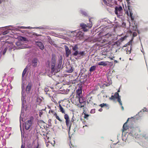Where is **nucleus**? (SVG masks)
I'll return each instance as SVG.
<instances>
[{
  "label": "nucleus",
  "mask_w": 148,
  "mask_h": 148,
  "mask_svg": "<svg viewBox=\"0 0 148 148\" xmlns=\"http://www.w3.org/2000/svg\"><path fill=\"white\" fill-rule=\"evenodd\" d=\"M108 62V65H109L110 67L112 66V65H113V62Z\"/></svg>",
  "instance_id": "79ce46f5"
},
{
  "label": "nucleus",
  "mask_w": 148,
  "mask_h": 148,
  "mask_svg": "<svg viewBox=\"0 0 148 148\" xmlns=\"http://www.w3.org/2000/svg\"><path fill=\"white\" fill-rule=\"evenodd\" d=\"M95 109H92L91 110L90 113L92 114L94 113L95 112Z\"/></svg>",
  "instance_id": "09e8293b"
},
{
  "label": "nucleus",
  "mask_w": 148,
  "mask_h": 148,
  "mask_svg": "<svg viewBox=\"0 0 148 148\" xmlns=\"http://www.w3.org/2000/svg\"><path fill=\"white\" fill-rule=\"evenodd\" d=\"M30 64H28L27 66L25 68V69H24L23 73L22 74V77H24V76L25 75V73H26V72L27 71V68L28 67H30Z\"/></svg>",
  "instance_id": "aec40b11"
},
{
  "label": "nucleus",
  "mask_w": 148,
  "mask_h": 148,
  "mask_svg": "<svg viewBox=\"0 0 148 148\" xmlns=\"http://www.w3.org/2000/svg\"><path fill=\"white\" fill-rule=\"evenodd\" d=\"M8 33H9V31L8 30H6L3 32V35H5V34H7Z\"/></svg>",
  "instance_id": "a18cd8bd"
},
{
  "label": "nucleus",
  "mask_w": 148,
  "mask_h": 148,
  "mask_svg": "<svg viewBox=\"0 0 148 148\" xmlns=\"http://www.w3.org/2000/svg\"><path fill=\"white\" fill-rule=\"evenodd\" d=\"M96 66L95 65L92 66L89 69V71H90V72H92L93 71L95 70V69H96Z\"/></svg>",
  "instance_id": "bb28decb"
},
{
  "label": "nucleus",
  "mask_w": 148,
  "mask_h": 148,
  "mask_svg": "<svg viewBox=\"0 0 148 148\" xmlns=\"http://www.w3.org/2000/svg\"><path fill=\"white\" fill-rule=\"evenodd\" d=\"M69 122L70 121H66V126L68 127H69L70 124H69Z\"/></svg>",
  "instance_id": "3c124183"
},
{
  "label": "nucleus",
  "mask_w": 148,
  "mask_h": 148,
  "mask_svg": "<svg viewBox=\"0 0 148 148\" xmlns=\"http://www.w3.org/2000/svg\"><path fill=\"white\" fill-rule=\"evenodd\" d=\"M34 28L39 29H49V27L48 26L43 25L38 27H34Z\"/></svg>",
  "instance_id": "2eb2a0df"
},
{
  "label": "nucleus",
  "mask_w": 148,
  "mask_h": 148,
  "mask_svg": "<svg viewBox=\"0 0 148 148\" xmlns=\"http://www.w3.org/2000/svg\"><path fill=\"white\" fill-rule=\"evenodd\" d=\"M101 22H107L109 24L110 23H111L110 20L108 19H106V20L104 19H102L100 20H99L98 21V23L99 25V23H101Z\"/></svg>",
  "instance_id": "6ab92c4d"
},
{
  "label": "nucleus",
  "mask_w": 148,
  "mask_h": 148,
  "mask_svg": "<svg viewBox=\"0 0 148 148\" xmlns=\"http://www.w3.org/2000/svg\"><path fill=\"white\" fill-rule=\"evenodd\" d=\"M116 99H117L118 101H120L121 100V96H119V97H118L116 98Z\"/></svg>",
  "instance_id": "13d9d810"
},
{
  "label": "nucleus",
  "mask_w": 148,
  "mask_h": 148,
  "mask_svg": "<svg viewBox=\"0 0 148 148\" xmlns=\"http://www.w3.org/2000/svg\"><path fill=\"white\" fill-rule=\"evenodd\" d=\"M60 111L62 112V113L65 114V111L64 109H63V107H62L60 108Z\"/></svg>",
  "instance_id": "ea45409f"
},
{
  "label": "nucleus",
  "mask_w": 148,
  "mask_h": 148,
  "mask_svg": "<svg viewBox=\"0 0 148 148\" xmlns=\"http://www.w3.org/2000/svg\"><path fill=\"white\" fill-rule=\"evenodd\" d=\"M24 102L23 101V103H22V106H21V113L20 115V125H21V121L22 120V121H23V119L21 117V116L22 115L23 116L24 115Z\"/></svg>",
  "instance_id": "423d86ee"
},
{
  "label": "nucleus",
  "mask_w": 148,
  "mask_h": 148,
  "mask_svg": "<svg viewBox=\"0 0 148 148\" xmlns=\"http://www.w3.org/2000/svg\"><path fill=\"white\" fill-rule=\"evenodd\" d=\"M32 84H30L29 83L27 85L26 90L27 92H27V93H28L30 91L32 88Z\"/></svg>",
  "instance_id": "412c9836"
},
{
  "label": "nucleus",
  "mask_w": 148,
  "mask_h": 148,
  "mask_svg": "<svg viewBox=\"0 0 148 148\" xmlns=\"http://www.w3.org/2000/svg\"><path fill=\"white\" fill-rule=\"evenodd\" d=\"M56 56L55 54H52V58L51 59V63L52 64H56Z\"/></svg>",
  "instance_id": "f8f14e48"
},
{
  "label": "nucleus",
  "mask_w": 148,
  "mask_h": 148,
  "mask_svg": "<svg viewBox=\"0 0 148 148\" xmlns=\"http://www.w3.org/2000/svg\"><path fill=\"white\" fill-rule=\"evenodd\" d=\"M56 118L60 121H62V120L60 119L58 116H57Z\"/></svg>",
  "instance_id": "052dcab7"
},
{
  "label": "nucleus",
  "mask_w": 148,
  "mask_h": 148,
  "mask_svg": "<svg viewBox=\"0 0 148 148\" xmlns=\"http://www.w3.org/2000/svg\"><path fill=\"white\" fill-rule=\"evenodd\" d=\"M64 118L66 121H70L69 116L68 114H65L64 115Z\"/></svg>",
  "instance_id": "c85d7f7f"
},
{
  "label": "nucleus",
  "mask_w": 148,
  "mask_h": 148,
  "mask_svg": "<svg viewBox=\"0 0 148 148\" xmlns=\"http://www.w3.org/2000/svg\"><path fill=\"white\" fill-rule=\"evenodd\" d=\"M3 47H4V49H3V54L4 55L5 53L6 52L8 49L6 47V46H3Z\"/></svg>",
  "instance_id": "f704fd0d"
},
{
  "label": "nucleus",
  "mask_w": 148,
  "mask_h": 148,
  "mask_svg": "<svg viewBox=\"0 0 148 148\" xmlns=\"http://www.w3.org/2000/svg\"><path fill=\"white\" fill-rule=\"evenodd\" d=\"M62 63V62H59L57 65L56 66V67H57V69H60Z\"/></svg>",
  "instance_id": "473e14b6"
},
{
  "label": "nucleus",
  "mask_w": 148,
  "mask_h": 148,
  "mask_svg": "<svg viewBox=\"0 0 148 148\" xmlns=\"http://www.w3.org/2000/svg\"><path fill=\"white\" fill-rule=\"evenodd\" d=\"M4 46H6L8 49L9 51H10L14 47L12 45H9L8 44L7 45V43H5Z\"/></svg>",
  "instance_id": "a211bd4d"
},
{
  "label": "nucleus",
  "mask_w": 148,
  "mask_h": 148,
  "mask_svg": "<svg viewBox=\"0 0 148 148\" xmlns=\"http://www.w3.org/2000/svg\"><path fill=\"white\" fill-rule=\"evenodd\" d=\"M62 55L60 56V57L59 62H62Z\"/></svg>",
  "instance_id": "c03bdc74"
},
{
  "label": "nucleus",
  "mask_w": 148,
  "mask_h": 148,
  "mask_svg": "<svg viewBox=\"0 0 148 148\" xmlns=\"http://www.w3.org/2000/svg\"><path fill=\"white\" fill-rule=\"evenodd\" d=\"M71 124H70V125L69 126V129H68V134H70V130H71Z\"/></svg>",
  "instance_id": "8fccbe9b"
},
{
  "label": "nucleus",
  "mask_w": 148,
  "mask_h": 148,
  "mask_svg": "<svg viewBox=\"0 0 148 148\" xmlns=\"http://www.w3.org/2000/svg\"><path fill=\"white\" fill-rule=\"evenodd\" d=\"M50 61L49 60H48L47 61V64H48V67H49L50 66Z\"/></svg>",
  "instance_id": "864d4df0"
},
{
  "label": "nucleus",
  "mask_w": 148,
  "mask_h": 148,
  "mask_svg": "<svg viewBox=\"0 0 148 148\" xmlns=\"http://www.w3.org/2000/svg\"><path fill=\"white\" fill-rule=\"evenodd\" d=\"M33 35H34V36H40V35H39V34H37L36 33H33Z\"/></svg>",
  "instance_id": "774afa93"
},
{
  "label": "nucleus",
  "mask_w": 148,
  "mask_h": 148,
  "mask_svg": "<svg viewBox=\"0 0 148 148\" xmlns=\"http://www.w3.org/2000/svg\"><path fill=\"white\" fill-rule=\"evenodd\" d=\"M22 92H21V94H22V99H21V101L22 103H23V101L25 102H26V100H25V87L24 86L23 84H22Z\"/></svg>",
  "instance_id": "39448f33"
},
{
  "label": "nucleus",
  "mask_w": 148,
  "mask_h": 148,
  "mask_svg": "<svg viewBox=\"0 0 148 148\" xmlns=\"http://www.w3.org/2000/svg\"><path fill=\"white\" fill-rule=\"evenodd\" d=\"M115 98H114V96L112 95L111 97L110 98V99L111 100H115Z\"/></svg>",
  "instance_id": "49530a36"
},
{
  "label": "nucleus",
  "mask_w": 148,
  "mask_h": 148,
  "mask_svg": "<svg viewBox=\"0 0 148 148\" xmlns=\"http://www.w3.org/2000/svg\"><path fill=\"white\" fill-rule=\"evenodd\" d=\"M141 116H139V117L138 116V114H136V115L135 116H134L133 117H131V119L134 118V119H136V120H138L139 119L140 117H141Z\"/></svg>",
  "instance_id": "72a5a7b5"
},
{
  "label": "nucleus",
  "mask_w": 148,
  "mask_h": 148,
  "mask_svg": "<svg viewBox=\"0 0 148 148\" xmlns=\"http://www.w3.org/2000/svg\"><path fill=\"white\" fill-rule=\"evenodd\" d=\"M5 43H7V44L8 45V44L12 45V42H8V41H7Z\"/></svg>",
  "instance_id": "69168bd1"
},
{
  "label": "nucleus",
  "mask_w": 148,
  "mask_h": 148,
  "mask_svg": "<svg viewBox=\"0 0 148 148\" xmlns=\"http://www.w3.org/2000/svg\"><path fill=\"white\" fill-rule=\"evenodd\" d=\"M119 96H120V95H119V93H118V92H116L115 93L114 97L115 99L116 98Z\"/></svg>",
  "instance_id": "4c0bfd02"
},
{
  "label": "nucleus",
  "mask_w": 148,
  "mask_h": 148,
  "mask_svg": "<svg viewBox=\"0 0 148 148\" xmlns=\"http://www.w3.org/2000/svg\"><path fill=\"white\" fill-rule=\"evenodd\" d=\"M99 106L101 107V108H103L104 106H105L106 107H108V105L107 103H103L100 104L99 105Z\"/></svg>",
  "instance_id": "c756f323"
},
{
  "label": "nucleus",
  "mask_w": 148,
  "mask_h": 148,
  "mask_svg": "<svg viewBox=\"0 0 148 148\" xmlns=\"http://www.w3.org/2000/svg\"><path fill=\"white\" fill-rule=\"evenodd\" d=\"M78 100L80 104H81L83 103H85L86 101V100L85 99V98L83 97L82 96L78 97Z\"/></svg>",
  "instance_id": "ddd939ff"
},
{
  "label": "nucleus",
  "mask_w": 148,
  "mask_h": 148,
  "mask_svg": "<svg viewBox=\"0 0 148 148\" xmlns=\"http://www.w3.org/2000/svg\"><path fill=\"white\" fill-rule=\"evenodd\" d=\"M48 38V40L49 42L51 45H54V41L52 40V39L49 36H47Z\"/></svg>",
  "instance_id": "393cba45"
},
{
  "label": "nucleus",
  "mask_w": 148,
  "mask_h": 148,
  "mask_svg": "<svg viewBox=\"0 0 148 148\" xmlns=\"http://www.w3.org/2000/svg\"><path fill=\"white\" fill-rule=\"evenodd\" d=\"M107 79H108V84H109L110 85V84H111L112 83V82L111 80V79H109L108 77H107Z\"/></svg>",
  "instance_id": "6e6d98bb"
},
{
  "label": "nucleus",
  "mask_w": 148,
  "mask_h": 148,
  "mask_svg": "<svg viewBox=\"0 0 148 148\" xmlns=\"http://www.w3.org/2000/svg\"><path fill=\"white\" fill-rule=\"evenodd\" d=\"M133 39V38H132L131 40H130L129 42H128L127 44H126L127 45H130V47H131H131H132V40Z\"/></svg>",
  "instance_id": "c9c22d12"
},
{
  "label": "nucleus",
  "mask_w": 148,
  "mask_h": 148,
  "mask_svg": "<svg viewBox=\"0 0 148 148\" xmlns=\"http://www.w3.org/2000/svg\"><path fill=\"white\" fill-rule=\"evenodd\" d=\"M80 25L84 32L88 31V29L86 28L87 27V26L86 24L84 23H81L80 24Z\"/></svg>",
  "instance_id": "4468645a"
},
{
  "label": "nucleus",
  "mask_w": 148,
  "mask_h": 148,
  "mask_svg": "<svg viewBox=\"0 0 148 148\" xmlns=\"http://www.w3.org/2000/svg\"><path fill=\"white\" fill-rule=\"evenodd\" d=\"M80 52H82L81 54H78L77 56V57H75V58L76 60L81 59L86 54L84 51H80Z\"/></svg>",
  "instance_id": "1a4fd4ad"
},
{
  "label": "nucleus",
  "mask_w": 148,
  "mask_h": 148,
  "mask_svg": "<svg viewBox=\"0 0 148 148\" xmlns=\"http://www.w3.org/2000/svg\"><path fill=\"white\" fill-rule=\"evenodd\" d=\"M34 119V117L33 116H31L30 117L29 120L27 121L25 123V129L26 130H29L31 126Z\"/></svg>",
  "instance_id": "20e7f679"
},
{
  "label": "nucleus",
  "mask_w": 148,
  "mask_h": 148,
  "mask_svg": "<svg viewBox=\"0 0 148 148\" xmlns=\"http://www.w3.org/2000/svg\"><path fill=\"white\" fill-rule=\"evenodd\" d=\"M84 77V78L86 79H87V77H88V75L86 74L83 76Z\"/></svg>",
  "instance_id": "338daca9"
},
{
  "label": "nucleus",
  "mask_w": 148,
  "mask_h": 148,
  "mask_svg": "<svg viewBox=\"0 0 148 148\" xmlns=\"http://www.w3.org/2000/svg\"><path fill=\"white\" fill-rule=\"evenodd\" d=\"M134 25L132 26L133 28L132 30L134 31H136L138 29V27H137V23H134Z\"/></svg>",
  "instance_id": "b1692460"
},
{
  "label": "nucleus",
  "mask_w": 148,
  "mask_h": 148,
  "mask_svg": "<svg viewBox=\"0 0 148 148\" xmlns=\"http://www.w3.org/2000/svg\"><path fill=\"white\" fill-rule=\"evenodd\" d=\"M73 67L71 66L69 69H68L66 71V72L68 73H71L73 71Z\"/></svg>",
  "instance_id": "2f4dec72"
},
{
  "label": "nucleus",
  "mask_w": 148,
  "mask_h": 148,
  "mask_svg": "<svg viewBox=\"0 0 148 148\" xmlns=\"http://www.w3.org/2000/svg\"><path fill=\"white\" fill-rule=\"evenodd\" d=\"M51 120L50 119H49L48 121V123L49 124L47 125L48 126H51L52 125V124L51 123Z\"/></svg>",
  "instance_id": "58836bf2"
},
{
  "label": "nucleus",
  "mask_w": 148,
  "mask_h": 148,
  "mask_svg": "<svg viewBox=\"0 0 148 148\" xmlns=\"http://www.w3.org/2000/svg\"><path fill=\"white\" fill-rule=\"evenodd\" d=\"M114 9L115 14L117 15L118 17L120 18V16L123 15V10L122 6L120 5L116 6L115 7Z\"/></svg>",
  "instance_id": "f03ea898"
},
{
  "label": "nucleus",
  "mask_w": 148,
  "mask_h": 148,
  "mask_svg": "<svg viewBox=\"0 0 148 148\" xmlns=\"http://www.w3.org/2000/svg\"><path fill=\"white\" fill-rule=\"evenodd\" d=\"M55 66L56 64H51V69H56Z\"/></svg>",
  "instance_id": "37998d69"
},
{
  "label": "nucleus",
  "mask_w": 148,
  "mask_h": 148,
  "mask_svg": "<svg viewBox=\"0 0 148 148\" xmlns=\"http://www.w3.org/2000/svg\"><path fill=\"white\" fill-rule=\"evenodd\" d=\"M75 120V119L74 117V116H73L72 117L71 119V122H73Z\"/></svg>",
  "instance_id": "5fc2aeb1"
},
{
  "label": "nucleus",
  "mask_w": 148,
  "mask_h": 148,
  "mask_svg": "<svg viewBox=\"0 0 148 148\" xmlns=\"http://www.w3.org/2000/svg\"><path fill=\"white\" fill-rule=\"evenodd\" d=\"M15 44L17 46L16 47V49L28 48V47H27L26 45H24L22 42H21L19 40H18L17 41H16Z\"/></svg>",
  "instance_id": "7ed1b4c3"
},
{
  "label": "nucleus",
  "mask_w": 148,
  "mask_h": 148,
  "mask_svg": "<svg viewBox=\"0 0 148 148\" xmlns=\"http://www.w3.org/2000/svg\"><path fill=\"white\" fill-rule=\"evenodd\" d=\"M127 6L128 8V10L125 12V13L127 16L130 17L131 21L133 22L134 21V16H133V13L132 10V7L130 5V1H127Z\"/></svg>",
  "instance_id": "f257e3e1"
},
{
  "label": "nucleus",
  "mask_w": 148,
  "mask_h": 148,
  "mask_svg": "<svg viewBox=\"0 0 148 148\" xmlns=\"http://www.w3.org/2000/svg\"><path fill=\"white\" fill-rule=\"evenodd\" d=\"M38 60L36 58H34L32 60V65L33 67L35 68L37 66Z\"/></svg>",
  "instance_id": "9d476101"
},
{
  "label": "nucleus",
  "mask_w": 148,
  "mask_h": 148,
  "mask_svg": "<svg viewBox=\"0 0 148 148\" xmlns=\"http://www.w3.org/2000/svg\"><path fill=\"white\" fill-rule=\"evenodd\" d=\"M87 80V79H86L85 80H84L83 81H80V83H79L80 84V86H81L82 85V84H84V83L86 82Z\"/></svg>",
  "instance_id": "e433bc0d"
},
{
  "label": "nucleus",
  "mask_w": 148,
  "mask_h": 148,
  "mask_svg": "<svg viewBox=\"0 0 148 148\" xmlns=\"http://www.w3.org/2000/svg\"><path fill=\"white\" fill-rule=\"evenodd\" d=\"M86 71L87 70L86 69L82 67L80 70V71H81V75H82L83 74L85 73Z\"/></svg>",
  "instance_id": "7c9ffc66"
},
{
  "label": "nucleus",
  "mask_w": 148,
  "mask_h": 148,
  "mask_svg": "<svg viewBox=\"0 0 148 148\" xmlns=\"http://www.w3.org/2000/svg\"><path fill=\"white\" fill-rule=\"evenodd\" d=\"M76 93L78 95V97H80V94L82 93V86L80 87V89L79 88L78 89L76 90Z\"/></svg>",
  "instance_id": "5701e85b"
},
{
  "label": "nucleus",
  "mask_w": 148,
  "mask_h": 148,
  "mask_svg": "<svg viewBox=\"0 0 148 148\" xmlns=\"http://www.w3.org/2000/svg\"><path fill=\"white\" fill-rule=\"evenodd\" d=\"M36 44L41 50H43L44 48L43 43L41 42L37 41L36 42Z\"/></svg>",
  "instance_id": "9b49d317"
},
{
  "label": "nucleus",
  "mask_w": 148,
  "mask_h": 148,
  "mask_svg": "<svg viewBox=\"0 0 148 148\" xmlns=\"http://www.w3.org/2000/svg\"><path fill=\"white\" fill-rule=\"evenodd\" d=\"M108 61H101L98 62V64L99 66H106L108 65Z\"/></svg>",
  "instance_id": "dca6fc26"
},
{
  "label": "nucleus",
  "mask_w": 148,
  "mask_h": 148,
  "mask_svg": "<svg viewBox=\"0 0 148 148\" xmlns=\"http://www.w3.org/2000/svg\"><path fill=\"white\" fill-rule=\"evenodd\" d=\"M19 28V29H26V27H23V26H21V27H18Z\"/></svg>",
  "instance_id": "0e129e2a"
},
{
  "label": "nucleus",
  "mask_w": 148,
  "mask_h": 148,
  "mask_svg": "<svg viewBox=\"0 0 148 148\" xmlns=\"http://www.w3.org/2000/svg\"><path fill=\"white\" fill-rule=\"evenodd\" d=\"M130 119V118H128L127 119V121L123 124V132L124 130H126L127 129H128V127L127 125V123Z\"/></svg>",
  "instance_id": "4be33fe9"
},
{
  "label": "nucleus",
  "mask_w": 148,
  "mask_h": 148,
  "mask_svg": "<svg viewBox=\"0 0 148 148\" xmlns=\"http://www.w3.org/2000/svg\"><path fill=\"white\" fill-rule=\"evenodd\" d=\"M17 38L18 40H19L21 42H22L24 43V42L25 43H27L29 42V40L28 39L25 37L20 36L18 37Z\"/></svg>",
  "instance_id": "6e6552de"
},
{
  "label": "nucleus",
  "mask_w": 148,
  "mask_h": 148,
  "mask_svg": "<svg viewBox=\"0 0 148 148\" xmlns=\"http://www.w3.org/2000/svg\"><path fill=\"white\" fill-rule=\"evenodd\" d=\"M126 26V23L124 22H123L122 23V26L123 27H125Z\"/></svg>",
  "instance_id": "4d7b16f0"
},
{
  "label": "nucleus",
  "mask_w": 148,
  "mask_h": 148,
  "mask_svg": "<svg viewBox=\"0 0 148 148\" xmlns=\"http://www.w3.org/2000/svg\"><path fill=\"white\" fill-rule=\"evenodd\" d=\"M32 145L31 143H29L27 146V148H32Z\"/></svg>",
  "instance_id": "a19ab883"
},
{
  "label": "nucleus",
  "mask_w": 148,
  "mask_h": 148,
  "mask_svg": "<svg viewBox=\"0 0 148 148\" xmlns=\"http://www.w3.org/2000/svg\"><path fill=\"white\" fill-rule=\"evenodd\" d=\"M80 11L81 12V13L83 15H84V16H88V15H87V13L85 11H84L82 10H80Z\"/></svg>",
  "instance_id": "a878e982"
},
{
  "label": "nucleus",
  "mask_w": 148,
  "mask_h": 148,
  "mask_svg": "<svg viewBox=\"0 0 148 148\" xmlns=\"http://www.w3.org/2000/svg\"><path fill=\"white\" fill-rule=\"evenodd\" d=\"M20 130H21V137H22V138L23 137H24V136L23 134V132L22 130V128H21V125H20Z\"/></svg>",
  "instance_id": "603ef678"
},
{
  "label": "nucleus",
  "mask_w": 148,
  "mask_h": 148,
  "mask_svg": "<svg viewBox=\"0 0 148 148\" xmlns=\"http://www.w3.org/2000/svg\"><path fill=\"white\" fill-rule=\"evenodd\" d=\"M137 36V34L135 32H133V37H135Z\"/></svg>",
  "instance_id": "de8ad7c7"
},
{
  "label": "nucleus",
  "mask_w": 148,
  "mask_h": 148,
  "mask_svg": "<svg viewBox=\"0 0 148 148\" xmlns=\"http://www.w3.org/2000/svg\"><path fill=\"white\" fill-rule=\"evenodd\" d=\"M65 51V56L67 57H68L69 55L71 54V51L69 49L68 47L66 45H65L64 46Z\"/></svg>",
  "instance_id": "0eeeda50"
},
{
  "label": "nucleus",
  "mask_w": 148,
  "mask_h": 148,
  "mask_svg": "<svg viewBox=\"0 0 148 148\" xmlns=\"http://www.w3.org/2000/svg\"><path fill=\"white\" fill-rule=\"evenodd\" d=\"M56 70V69H51V73H53Z\"/></svg>",
  "instance_id": "e2e57ef3"
},
{
  "label": "nucleus",
  "mask_w": 148,
  "mask_h": 148,
  "mask_svg": "<svg viewBox=\"0 0 148 148\" xmlns=\"http://www.w3.org/2000/svg\"><path fill=\"white\" fill-rule=\"evenodd\" d=\"M74 51L72 53L71 55V56H76L78 54H81L82 53V52H80V51H79L77 50Z\"/></svg>",
  "instance_id": "f3484780"
},
{
  "label": "nucleus",
  "mask_w": 148,
  "mask_h": 148,
  "mask_svg": "<svg viewBox=\"0 0 148 148\" xmlns=\"http://www.w3.org/2000/svg\"><path fill=\"white\" fill-rule=\"evenodd\" d=\"M72 49L73 51H76L77 50L78 48V45L77 44H75L74 45V46L72 47Z\"/></svg>",
  "instance_id": "cd10ccee"
},
{
  "label": "nucleus",
  "mask_w": 148,
  "mask_h": 148,
  "mask_svg": "<svg viewBox=\"0 0 148 148\" xmlns=\"http://www.w3.org/2000/svg\"><path fill=\"white\" fill-rule=\"evenodd\" d=\"M45 91L46 92H47L49 91V89L48 88H45L44 89Z\"/></svg>",
  "instance_id": "680f3d73"
},
{
  "label": "nucleus",
  "mask_w": 148,
  "mask_h": 148,
  "mask_svg": "<svg viewBox=\"0 0 148 148\" xmlns=\"http://www.w3.org/2000/svg\"><path fill=\"white\" fill-rule=\"evenodd\" d=\"M89 116V115L88 114H84V118H86L88 116Z\"/></svg>",
  "instance_id": "bf43d9fd"
}]
</instances>
